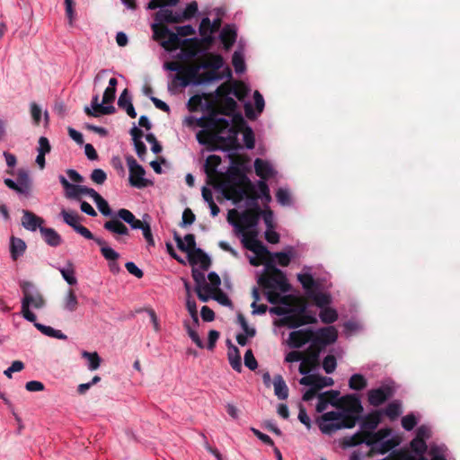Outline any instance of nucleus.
<instances>
[{"instance_id":"obj_1","label":"nucleus","mask_w":460,"mask_h":460,"mask_svg":"<svg viewBox=\"0 0 460 460\" xmlns=\"http://www.w3.org/2000/svg\"><path fill=\"white\" fill-rule=\"evenodd\" d=\"M264 270L258 278V285L262 295L257 288L252 292V302L251 306L252 314H265L268 305L262 303V298L274 305L269 309L270 314L277 316H308L305 314L306 301L302 296L287 295L291 289L286 274L276 267L272 260L265 261Z\"/></svg>"},{"instance_id":"obj_2","label":"nucleus","mask_w":460,"mask_h":460,"mask_svg":"<svg viewBox=\"0 0 460 460\" xmlns=\"http://www.w3.org/2000/svg\"><path fill=\"white\" fill-rule=\"evenodd\" d=\"M222 160L219 155H210L207 157L204 171L208 184L221 190L224 197L234 204L241 202L244 197L252 199L258 198L257 191L250 179L237 165H231L226 172L217 171Z\"/></svg>"},{"instance_id":"obj_3","label":"nucleus","mask_w":460,"mask_h":460,"mask_svg":"<svg viewBox=\"0 0 460 460\" xmlns=\"http://www.w3.org/2000/svg\"><path fill=\"white\" fill-rule=\"evenodd\" d=\"M276 328L287 327L294 330L289 333L288 344L290 348L299 349L309 344L310 348L321 349L337 340V331L332 326L316 330L305 325L316 322V318H274Z\"/></svg>"},{"instance_id":"obj_4","label":"nucleus","mask_w":460,"mask_h":460,"mask_svg":"<svg viewBox=\"0 0 460 460\" xmlns=\"http://www.w3.org/2000/svg\"><path fill=\"white\" fill-rule=\"evenodd\" d=\"M363 411V406L358 397L349 395L341 398L336 411L323 412L316 418L315 423L324 435H332L341 429L355 427Z\"/></svg>"},{"instance_id":"obj_5","label":"nucleus","mask_w":460,"mask_h":460,"mask_svg":"<svg viewBox=\"0 0 460 460\" xmlns=\"http://www.w3.org/2000/svg\"><path fill=\"white\" fill-rule=\"evenodd\" d=\"M387 437L388 431L380 429L376 433H367L364 438H359L358 435L344 437L341 444L344 447L365 444L368 447L367 453L376 452L385 454L394 447L393 440L389 439Z\"/></svg>"},{"instance_id":"obj_6","label":"nucleus","mask_w":460,"mask_h":460,"mask_svg":"<svg viewBox=\"0 0 460 460\" xmlns=\"http://www.w3.org/2000/svg\"><path fill=\"white\" fill-rule=\"evenodd\" d=\"M208 114L201 117L197 120V125L200 128L208 129V131H200L197 134V139L200 144H208L210 150H217V140L211 137L213 134H222L226 132L229 127V121L223 118H217L214 110L208 105Z\"/></svg>"},{"instance_id":"obj_7","label":"nucleus","mask_w":460,"mask_h":460,"mask_svg":"<svg viewBox=\"0 0 460 460\" xmlns=\"http://www.w3.org/2000/svg\"><path fill=\"white\" fill-rule=\"evenodd\" d=\"M257 195H259L257 193ZM249 200H251V204L252 205L251 208L245 209L241 214L238 213L237 210L232 209L228 212L227 220L233 225L239 233L246 232V229L255 228L260 221L261 216L262 214V209L257 203V199H252L248 197H245Z\"/></svg>"},{"instance_id":"obj_8","label":"nucleus","mask_w":460,"mask_h":460,"mask_svg":"<svg viewBox=\"0 0 460 460\" xmlns=\"http://www.w3.org/2000/svg\"><path fill=\"white\" fill-rule=\"evenodd\" d=\"M230 117H232V125L229 124V127L226 130L228 132V136L223 137L221 134L211 135L213 139L217 140V149L229 151L237 150L241 147L237 136L239 132L247 127L246 121L242 114L236 111Z\"/></svg>"},{"instance_id":"obj_9","label":"nucleus","mask_w":460,"mask_h":460,"mask_svg":"<svg viewBox=\"0 0 460 460\" xmlns=\"http://www.w3.org/2000/svg\"><path fill=\"white\" fill-rule=\"evenodd\" d=\"M23 297L22 299V316H35L33 310H40L46 305V299L40 289L31 281L20 283Z\"/></svg>"},{"instance_id":"obj_10","label":"nucleus","mask_w":460,"mask_h":460,"mask_svg":"<svg viewBox=\"0 0 460 460\" xmlns=\"http://www.w3.org/2000/svg\"><path fill=\"white\" fill-rule=\"evenodd\" d=\"M134 218L135 215L130 210L120 208L117 212V217L106 221L103 227L112 234L118 242H122L121 236L129 235V230L123 222L128 224Z\"/></svg>"},{"instance_id":"obj_11","label":"nucleus","mask_w":460,"mask_h":460,"mask_svg":"<svg viewBox=\"0 0 460 460\" xmlns=\"http://www.w3.org/2000/svg\"><path fill=\"white\" fill-rule=\"evenodd\" d=\"M304 298V296H302ZM306 306L308 304H313L321 309L318 316H338L337 311L330 305L332 303V296L329 293L318 291V289L312 292L307 296H305Z\"/></svg>"},{"instance_id":"obj_12","label":"nucleus","mask_w":460,"mask_h":460,"mask_svg":"<svg viewBox=\"0 0 460 460\" xmlns=\"http://www.w3.org/2000/svg\"><path fill=\"white\" fill-rule=\"evenodd\" d=\"M126 161L129 171L128 180L131 186L143 189L152 184V181L144 177L146 171L143 166L137 164L132 155H128Z\"/></svg>"},{"instance_id":"obj_13","label":"nucleus","mask_w":460,"mask_h":460,"mask_svg":"<svg viewBox=\"0 0 460 460\" xmlns=\"http://www.w3.org/2000/svg\"><path fill=\"white\" fill-rule=\"evenodd\" d=\"M394 389L389 385H382L376 389H371L367 393L368 402L373 406H379L394 395Z\"/></svg>"},{"instance_id":"obj_14","label":"nucleus","mask_w":460,"mask_h":460,"mask_svg":"<svg viewBox=\"0 0 460 460\" xmlns=\"http://www.w3.org/2000/svg\"><path fill=\"white\" fill-rule=\"evenodd\" d=\"M208 105L214 110L217 116L218 114L231 116L237 109V102L230 96L217 99L215 104L209 103Z\"/></svg>"},{"instance_id":"obj_15","label":"nucleus","mask_w":460,"mask_h":460,"mask_svg":"<svg viewBox=\"0 0 460 460\" xmlns=\"http://www.w3.org/2000/svg\"><path fill=\"white\" fill-rule=\"evenodd\" d=\"M186 332L195 345L199 349L205 348V343L199 335V318H186L183 322Z\"/></svg>"},{"instance_id":"obj_16","label":"nucleus","mask_w":460,"mask_h":460,"mask_svg":"<svg viewBox=\"0 0 460 460\" xmlns=\"http://www.w3.org/2000/svg\"><path fill=\"white\" fill-rule=\"evenodd\" d=\"M300 384L307 386H311L316 390H320L323 387L331 386L333 385V380L332 377L322 376L318 375H308L303 376L300 379Z\"/></svg>"},{"instance_id":"obj_17","label":"nucleus","mask_w":460,"mask_h":460,"mask_svg":"<svg viewBox=\"0 0 460 460\" xmlns=\"http://www.w3.org/2000/svg\"><path fill=\"white\" fill-rule=\"evenodd\" d=\"M199 66H191L182 68L173 79V83L179 81L182 87H186L190 82L194 84V78L199 75Z\"/></svg>"},{"instance_id":"obj_18","label":"nucleus","mask_w":460,"mask_h":460,"mask_svg":"<svg viewBox=\"0 0 460 460\" xmlns=\"http://www.w3.org/2000/svg\"><path fill=\"white\" fill-rule=\"evenodd\" d=\"M380 422V413L376 412L367 415L360 424V432L356 433L359 438H364L367 433H376L375 429Z\"/></svg>"},{"instance_id":"obj_19","label":"nucleus","mask_w":460,"mask_h":460,"mask_svg":"<svg viewBox=\"0 0 460 460\" xmlns=\"http://www.w3.org/2000/svg\"><path fill=\"white\" fill-rule=\"evenodd\" d=\"M192 278L195 281V291L199 296V298L206 302V297L203 296L204 290L208 292L210 290L208 283L206 281V278L203 272L199 271L197 269H192Z\"/></svg>"},{"instance_id":"obj_20","label":"nucleus","mask_w":460,"mask_h":460,"mask_svg":"<svg viewBox=\"0 0 460 460\" xmlns=\"http://www.w3.org/2000/svg\"><path fill=\"white\" fill-rule=\"evenodd\" d=\"M22 225L29 231H36L40 227H43L41 225L44 223V219L38 217L34 213L29 210L22 211Z\"/></svg>"},{"instance_id":"obj_21","label":"nucleus","mask_w":460,"mask_h":460,"mask_svg":"<svg viewBox=\"0 0 460 460\" xmlns=\"http://www.w3.org/2000/svg\"><path fill=\"white\" fill-rule=\"evenodd\" d=\"M188 258L191 265L199 263L201 269L204 270H208L211 265L209 256L200 248L189 252Z\"/></svg>"},{"instance_id":"obj_22","label":"nucleus","mask_w":460,"mask_h":460,"mask_svg":"<svg viewBox=\"0 0 460 460\" xmlns=\"http://www.w3.org/2000/svg\"><path fill=\"white\" fill-rule=\"evenodd\" d=\"M173 239L177 244V247L181 251L185 252L189 254V252H192L196 249V241L195 235L193 234H187L184 236V240L181 237V235L175 231L173 233Z\"/></svg>"},{"instance_id":"obj_23","label":"nucleus","mask_w":460,"mask_h":460,"mask_svg":"<svg viewBox=\"0 0 460 460\" xmlns=\"http://www.w3.org/2000/svg\"><path fill=\"white\" fill-rule=\"evenodd\" d=\"M226 344L228 347L227 358L229 364L234 370L240 373L242 371V359L239 349L236 346L232 344L230 340H227Z\"/></svg>"},{"instance_id":"obj_24","label":"nucleus","mask_w":460,"mask_h":460,"mask_svg":"<svg viewBox=\"0 0 460 460\" xmlns=\"http://www.w3.org/2000/svg\"><path fill=\"white\" fill-rule=\"evenodd\" d=\"M180 48L182 49V51L189 58H195L199 52L202 51V48L199 46V39L198 38L183 40Z\"/></svg>"},{"instance_id":"obj_25","label":"nucleus","mask_w":460,"mask_h":460,"mask_svg":"<svg viewBox=\"0 0 460 460\" xmlns=\"http://www.w3.org/2000/svg\"><path fill=\"white\" fill-rule=\"evenodd\" d=\"M40 234L45 243L51 247H58L62 243L61 235L53 228L40 227Z\"/></svg>"},{"instance_id":"obj_26","label":"nucleus","mask_w":460,"mask_h":460,"mask_svg":"<svg viewBox=\"0 0 460 460\" xmlns=\"http://www.w3.org/2000/svg\"><path fill=\"white\" fill-rule=\"evenodd\" d=\"M339 395V393L338 392H334V391H330V392H327V393H324L323 394H320L318 396V401H317V403H316V411L317 412H323L329 404H332V405H335L336 404V399Z\"/></svg>"},{"instance_id":"obj_27","label":"nucleus","mask_w":460,"mask_h":460,"mask_svg":"<svg viewBox=\"0 0 460 460\" xmlns=\"http://www.w3.org/2000/svg\"><path fill=\"white\" fill-rule=\"evenodd\" d=\"M297 280L300 282L303 288L305 289V296H307L319 288L318 282L313 278V276L310 273L297 274Z\"/></svg>"},{"instance_id":"obj_28","label":"nucleus","mask_w":460,"mask_h":460,"mask_svg":"<svg viewBox=\"0 0 460 460\" xmlns=\"http://www.w3.org/2000/svg\"><path fill=\"white\" fill-rule=\"evenodd\" d=\"M224 65L223 58L218 54L208 53L205 60L201 65H199L200 68L211 69V71L217 72Z\"/></svg>"},{"instance_id":"obj_29","label":"nucleus","mask_w":460,"mask_h":460,"mask_svg":"<svg viewBox=\"0 0 460 460\" xmlns=\"http://www.w3.org/2000/svg\"><path fill=\"white\" fill-rule=\"evenodd\" d=\"M118 106L120 109L125 110L127 114L130 118L135 119L137 117V112L132 104L131 97L128 94V89H124L123 92L120 93L119 100H118Z\"/></svg>"},{"instance_id":"obj_30","label":"nucleus","mask_w":460,"mask_h":460,"mask_svg":"<svg viewBox=\"0 0 460 460\" xmlns=\"http://www.w3.org/2000/svg\"><path fill=\"white\" fill-rule=\"evenodd\" d=\"M29 322L34 323L35 327L40 331L41 333H43L46 336L59 339V340H66L67 336L64 334L61 331L56 330L50 326H47L39 323H36L35 320L37 318H25Z\"/></svg>"},{"instance_id":"obj_31","label":"nucleus","mask_w":460,"mask_h":460,"mask_svg":"<svg viewBox=\"0 0 460 460\" xmlns=\"http://www.w3.org/2000/svg\"><path fill=\"white\" fill-rule=\"evenodd\" d=\"M93 189L79 185V184H72L68 189L66 190V197L70 199H80V196L82 194L90 195L92 194Z\"/></svg>"},{"instance_id":"obj_32","label":"nucleus","mask_w":460,"mask_h":460,"mask_svg":"<svg viewBox=\"0 0 460 460\" xmlns=\"http://www.w3.org/2000/svg\"><path fill=\"white\" fill-rule=\"evenodd\" d=\"M246 249L254 252L259 258L263 260L264 265L265 261L272 260V253L260 240L253 241L252 245H246Z\"/></svg>"},{"instance_id":"obj_33","label":"nucleus","mask_w":460,"mask_h":460,"mask_svg":"<svg viewBox=\"0 0 460 460\" xmlns=\"http://www.w3.org/2000/svg\"><path fill=\"white\" fill-rule=\"evenodd\" d=\"M254 170L256 174L262 180L269 179L270 177L273 176L274 173L270 164L261 158H257L254 161Z\"/></svg>"},{"instance_id":"obj_34","label":"nucleus","mask_w":460,"mask_h":460,"mask_svg":"<svg viewBox=\"0 0 460 460\" xmlns=\"http://www.w3.org/2000/svg\"><path fill=\"white\" fill-rule=\"evenodd\" d=\"M236 31L229 25L223 28L220 33V40L224 44V48L228 50L236 40Z\"/></svg>"},{"instance_id":"obj_35","label":"nucleus","mask_w":460,"mask_h":460,"mask_svg":"<svg viewBox=\"0 0 460 460\" xmlns=\"http://www.w3.org/2000/svg\"><path fill=\"white\" fill-rule=\"evenodd\" d=\"M26 250L25 242L18 237L12 236L10 240V252L13 261H16Z\"/></svg>"},{"instance_id":"obj_36","label":"nucleus","mask_w":460,"mask_h":460,"mask_svg":"<svg viewBox=\"0 0 460 460\" xmlns=\"http://www.w3.org/2000/svg\"><path fill=\"white\" fill-rule=\"evenodd\" d=\"M16 179L19 188L22 190V194L28 195L31 190V180L28 172L24 169H19Z\"/></svg>"},{"instance_id":"obj_37","label":"nucleus","mask_w":460,"mask_h":460,"mask_svg":"<svg viewBox=\"0 0 460 460\" xmlns=\"http://www.w3.org/2000/svg\"><path fill=\"white\" fill-rule=\"evenodd\" d=\"M274 394L279 400H286L288 397V387L280 375L274 376Z\"/></svg>"},{"instance_id":"obj_38","label":"nucleus","mask_w":460,"mask_h":460,"mask_svg":"<svg viewBox=\"0 0 460 460\" xmlns=\"http://www.w3.org/2000/svg\"><path fill=\"white\" fill-rule=\"evenodd\" d=\"M295 256L296 251L292 246H288L284 252L272 253V259H277L278 264L281 267H288Z\"/></svg>"},{"instance_id":"obj_39","label":"nucleus","mask_w":460,"mask_h":460,"mask_svg":"<svg viewBox=\"0 0 460 460\" xmlns=\"http://www.w3.org/2000/svg\"><path fill=\"white\" fill-rule=\"evenodd\" d=\"M95 243L101 247V253L107 261H117L119 258V254L115 250L109 247L105 240L96 239Z\"/></svg>"},{"instance_id":"obj_40","label":"nucleus","mask_w":460,"mask_h":460,"mask_svg":"<svg viewBox=\"0 0 460 460\" xmlns=\"http://www.w3.org/2000/svg\"><path fill=\"white\" fill-rule=\"evenodd\" d=\"M90 197L94 200L98 209L103 216L109 217L112 215L108 202L97 191L93 190Z\"/></svg>"},{"instance_id":"obj_41","label":"nucleus","mask_w":460,"mask_h":460,"mask_svg":"<svg viewBox=\"0 0 460 460\" xmlns=\"http://www.w3.org/2000/svg\"><path fill=\"white\" fill-rule=\"evenodd\" d=\"M182 40L177 33L170 31L166 40L162 41L161 45L167 50H175L181 46Z\"/></svg>"},{"instance_id":"obj_42","label":"nucleus","mask_w":460,"mask_h":460,"mask_svg":"<svg viewBox=\"0 0 460 460\" xmlns=\"http://www.w3.org/2000/svg\"><path fill=\"white\" fill-rule=\"evenodd\" d=\"M82 357L87 360L89 370L93 371L99 368L102 359L97 352L83 351Z\"/></svg>"},{"instance_id":"obj_43","label":"nucleus","mask_w":460,"mask_h":460,"mask_svg":"<svg viewBox=\"0 0 460 460\" xmlns=\"http://www.w3.org/2000/svg\"><path fill=\"white\" fill-rule=\"evenodd\" d=\"M208 279L209 280V288H210V290H208V292H206L204 290V293L202 294L203 296L206 297V302L208 301L210 299V296H211V293L213 291H215L216 289H218L220 288V284H221V279H220V277L218 276L217 273L216 272H210L208 273Z\"/></svg>"},{"instance_id":"obj_44","label":"nucleus","mask_w":460,"mask_h":460,"mask_svg":"<svg viewBox=\"0 0 460 460\" xmlns=\"http://www.w3.org/2000/svg\"><path fill=\"white\" fill-rule=\"evenodd\" d=\"M385 414L390 420H395L402 414V404L399 401H393L385 409Z\"/></svg>"},{"instance_id":"obj_45","label":"nucleus","mask_w":460,"mask_h":460,"mask_svg":"<svg viewBox=\"0 0 460 460\" xmlns=\"http://www.w3.org/2000/svg\"><path fill=\"white\" fill-rule=\"evenodd\" d=\"M349 385L352 390L360 391L367 386V379L360 374H354L349 378Z\"/></svg>"},{"instance_id":"obj_46","label":"nucleus","mask_w":460,"mask_h":460,"mask_svg":"<svg viewBox=\"0 0 460 460\" xmlns=\"http://www.w3.org/2000/svg\"><path fill=\"white\" fill-rule=\"evenodd\" d=\"M61 216L66 224L70 226L73 229H75L79 225L80 217L76 212L66 211L63 209L61 211Z\"/></svg>"},{"instance_id":"obj_47","label":"nucleus","mask_w":460,"mask_h":460,"mask_svg":"<svg viewBox=\"0 0 460 460\" xmlns=\"http://www.w3.org/2000/svg\"><path fill=\"white\" fill-rule=\"evenodd\" d=\"M410 446L412 452L420 457L427 452L426 441L416 437L411 441Z\"/></svg>"},{"instance_id":"obj_48","label":"nucleus","mask_w":460,"mask_h":460,"mask_svg":"<svg viewBox=\"0 0 460 460\" xmlns=\"http://www.w3.org/2000/svg\"><path fill=\"white\" fill-rule=\"evenodd\" d=\"M152 30L154 31V38L156 40H161V42L166 40V37L171 31L167 26L164 24H153Z\"/></svg>"},{"instance_id":"obj_49","label":"nucleus","mask_w":460,"mask_h":460,"mask_svg":"<svg viewBox=\"0 0 460 460\" xmlns=\"http://www.w3.org/2000/svg\"><path fill=\"white\" fill-rule=\"evenodd\" d=\"M220 78H222V76L217 75L215 71H208L202 74L199 73V75L194 78V84H200L205 82H210Z\"/></svg>"},{"instance_id":"obj_50","label":"nucleus","mask_w":460,"mask_h":460,"mask_svg":"<svg viewBox=\"0 0 460 460\" xmlns=\"http://www.w3.org/2000/svg\"><path fill=\"white\" fill-rule=\"evenodd\" d=\"M180 0H151L148 3L147 8L155 10L156 8H162L164 6H174L179 3Z\"/></svg>"},{"instance_id":"obj_51","label":"nucleus","mask_w":460,"mask_h":460,"mask_svg":"<svg viewBox=\"0 0 460 460\" xmlns=\"http://www.w3.org/2000/svg\"><path fill=\"white\" fill-rule=\"evenodd\" d=\"M232 93L239 100L243 101L247 93L248 89L242 82H237L234 84V87L232 88Z\"/></svg>"},{"instance_id":"obj_52","label":"nucleus","mask_w":460,"mask_h":460,"mask_svg":"<svg viewBox=\"0 0 460 460\" xmlns=\"http://www.w3.org/2000/svg\"><path fill=\"white\" fill-rule=\"evenodd\" d=\"M337 367V361L333 355H327L323 360V368L326 374H332Z\"/></svg>"},{"instance_id":"obj_53","label":"nucleus","mask_w":460,"mask_h":460,"mask_svg":"<svg viewBox=\"0 0 460 460\" xmlns=\"http://www.w3.org/2000/svg\"><path fill=\"white\" fill-rule=\"evenodd\" d=\"M64 279L71 286L75 285L77 283V279L75 277V270L72 267V264L69 263L68 269H60L59 270Z\"/></svg>"},{"instance_id":"obj_54","label":"nucleus","mask_w":460,"mask_h":460,"mask_svg":"<svg viewBox=\"0 0 460 460\" xmlns=\"http://www.w3.org/2000/svg\"><path fill=\"white\" fill-rule=\"evenodd\" d=\"M243 134V141L245 144V146L248 149L254 148L255 146V138L252 129L250 127H246L244 129L242 130Z\"/></svg>"},{"instance_id":"obj_55","label":"nucleus","mask_w":460,"mask_h":460,"mask_svg":"<svg viewBox=\"0 0 460 460\" xmlns=\"http://www.w3.org/2000/svg\"><path fill=\"white\" fill-rule=\"evenodd\" d=\"M417 423L418 420L413 413L407 414L402 418V426L407 431L411 430Z\"/></svg>"},{"instance_id":"obj_56","label":"nucleus","mask_w":460,"mask_h":460,"mask_svg":"<svg viewBox=\"0 0 460 460\" xmlns=\"http://www.w3.org/2000/svg\"><path fill=\"white\" fill-rule=\"evenodd\" d=\"M232 64L236 73H243L245 69L243 58L240 53L236 51L233 54Z\"/></svg>"},{"instance_id":"obj_57","label":"nucleus","mask_w":460,"mask_h":460,"mask_svg":"<svg viewBox=\"0 0 460 460\" xmlns=\"http://www.w3.org/2000/svg\"><path fill=\"white\" fill-rule=\"evenodd\" d=\"M210 298L215 299L216 301H217L219 304H221L223 305H231V301H230L229 297L220 288L216 289L215 291H213L211 293Z\"/></svg>"},{"instance_id":"obj_58","label":"nucleus","mask_w":460,"mask_h":460,"mask_svg":"<svg viewBox=\"0 0 460 460\" xmlns=\"http://www.w3.org/2000/svg\"><path fill=\"white\" fill-rule=\"evenodd\" d=\"M196 217L192 210L189 208H185L182 213V220L180 223L181 227H186L195 222Z\"/></svg>"},{"instance_id":"obj_59","label":"nucleus","mask_w":460,"mask_h":460,"mask_svg":"<svg viewBox=\"0 0 460 460\" xmlns=\"http://www.w3.org/2000/svg\"><path fill=\"white\" fill-rule=\"evenodd\" d=\"M244 365L250 370H255L258 367V362L252 351V349H247L244 354Z\"/></svg>"},{"instance_id":"obj_60","label":"nucleus","mask_w":460,"mask_h":460,"mask_svg":"<svg viewBox=\"0 0 460 460\" xmlns=\"http://www.w3.org/2000/svg\"><path fill=\"white\" fill-rule=\"evenodd\" d=\"M90 178L94 183L102 185L107 180V174L102 169H94L92 172Z\"/></svg>"},{"instance_id":"obj_61","label":"nucleus","mask_w":460,"mask_h":460,"mask_svg":"<svg viewBox=\"0 0 460 460\" xmlns=\"http://www.w3.org/2000/svg\"><path fill=\"white\" fill-rule=\"evenodd\" d=\"M299 412H298V420L299 421L305 426L307 429L312 428V420L308 416L305 408L300 403L299 404Z\"/></svg>"},{"instance_id":"obj_62","label":"nucleus","mask_w":460,"mask_h":460,"mask_svg":"<svg viewBox=\"0 0 460 460\" xmlns=\"http://www.w3.org/2000/svg\"><path fill=\"white\" fill-rule=\"evenodd\" d=\"M276 199L277 201L283 206H288L290 204V195L287 190L281 188L279 189L276 193Z\"/></svg>"},{"instance_id":"obj_63","label":"nucleus","mask_w":460,"mask_h":460,"mask_svg":"<svg viewBox=\"0 0 460 460\" xmlns=\"http://www.w3.org/2000/svg\"><path fill=\"white\" fill-rule=\"evenodd\" d=\"M38 154L46 155L51 151V146L46 137L39 138V147L37 148Z\"/></svg>"},{"instance_id":"obj_64","label":"nucleus","mask_w":460,"mask_h":460,"mask_svg":"<svg viewBox=\"0 0 460 460\" xmlns=\"http://www.w3.org/2000/svg\"><path fill=\"white\" fill-rule=\"evenodd\" d=\"M430 460H446L444 450L439 447H432L429 451Z\"/></svg>"}]
</instances>
